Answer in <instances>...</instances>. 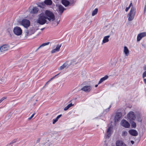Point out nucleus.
I'll list each match as a JSON object with an SVG mask.
<instances>
[{
  "label": "nucleus",
  "mask_w": 146,
  "mask_h": 146,
  "mask_svg": "<svg viewBox=\"0 0 146 146\" xmlns=\"http://www.w3.org/2000/svg\"><path fill=\"white\" fill-rule=\"evenodd\" d=\"M92 89L91 87L90 86H85L81 89V90L86 92H90Z\"/></svg>",
  "instance_id": "nucleus-12"
},
{
  "label": "nucleus",
  "mask_w": 146,
  "mask_h": 146,
  "mask_svg": "<svg viewBox=\"0 0 146 146\" xmlns=\"http://www.w3.org/2000/svg\"><path fill=\"white\" fill-rule=\"evenodd\" d=\"M122 116V113L121 112H118L116 114L114 119V122L116 123L120 119Z\"/></svg>",
  "instance_id": "nucleus-8"
},
{
  "label": "nucleus",
  "mask_w": 146,
  "mask_h": 146,
  "mask_svg": "<svg viewBox=\"0 0 146 146\" xmlns=\"http://www.w3.org/2000/svg\"><path fill=\"white\" fill-rule=\"evenodd\" d=\"M58 121V120L56 118L53 120V124H54Z\"/></svg>",
  "instance_id": "nucleus-31"
},
{
  "label": "nucleus",
  "mask_w": 146,
  "mask_h": 146,
  "mask_svg": "<svg viewBox=\"0 0 146 146\" xmlns=\"http://www.w3.org/2000/svg\"><path fill=\"white\" fill-rule=\"evenodd\" d=\"M62 46L61 44H58L57 46L55 48L52 50L51 51L52 53H55L56 52H58L60 49V48Z\"/></svg>",
  "instance_id": "nucleus-14"
},
{
  "label": "nucleus",
  "mask_w": 146,
  "mask_h": 146,
  "mask_svg": "<svg viewBox=\"0 0 146 146\" xmlns=\"http://www.w3.org/2000/svg\"><path fill=\"white\" fill-rule=\"evenodd\" d=\"M110 37V35H108L104 37L103 39L102 40V44L108 42L109 41V38Z\"/></svg>",
  "instance_id": "nucleus-20"
},
{
  "label": "nucleus",
  "mask_w": 146,
  "mask_h": 146,
  "mask_svg": "<svg viewBox=\"0 0 146 146\" xmlns=\"http://www.w3.org/2000/svg\"><path fill=\"white\" fill-rule=\"evenodd\" d=\"M98 12V9L97 8L95 9L93 11L92 13V16H94L96 15Z\"/></svg>",
  "instance_id": "nucleus-27"
},
{
  "label": "nucleus",
  "mask_w": 146,
  "mask_h": 146,
  "mask_svg": "<svg viewBox=\"0 0 146 146\" xmlns=\"http://www.w3.org/2000/svg\"><path fill=\"white\" fill-rule=\"evenodd\" d=\"M58 75V74H57V75H56L54 76H55H55H57Z\"/></svg>",
  "instance_id": "nucleus-50"
},
{
  "label": "nucleus",
  "mask_w": 146,
  "mask_h": 146,
  "mask_svg": "<svg viewBox=\"0 0 146 146\" xmlns=\"http://www.w3.org/2000/svg\"><path fill=\"white\" fill-rule=\"evenodd\" d=\"M74 106V104H72V103L69 104L68 105H67L68 107L70 108V107L73 106Z\"/></svg>",
  "instance_id": "nucleus-33"
},
{
  "label": "nucleus",
  "mask_w": 146,
  "mask_h": 146,
  "mask_svg": "<svg viewBox=\"0 0 146 146\" xmlns=\"http://www.w3.org/2000/svg\"><path fill=\"white\" fill-rule=\"evenodd\" d=\"M132 5V3H130V5H129V6L128 7H128V8H129V9L130 8V7H131V6Z\"/></svg>",
  "instance_id": "nucleus-40"
},
{
  "label": "nucleus",
  "mask_w": 146,
  "mask_h": 146,
  "mask_svg": "<svg viewBox=\"0 0 146 146\" xmlns=\"http://www.w3.org/2000/svg\"><path fill=\"white\" fill-rule=\"evenodd\" d=\"M60 21V19H58L57 20L56 22V23H57L56 25H57L59 24V22Z\"/></svg>",
  "instance_id": "nucleus-37"
},
{
  "label": "nucleus",
  "mask_w": 146,
  "mask_h": 146,
  "mask_svg": "<svg viewBox=\"0 0 146 146\" xmlns=\"http://www.w3.org/2000/svg\"><path fill=\"white\" fill-rule=\"evenodd\" d=\"M45 15L41 13L38 15V17L36 20L37 23L40 25H43L45 23H48L47 19L49 21H53L55 20L54 14L49 10H46L44 13Z\"/></svg>",
  "instance_id": "nucleus-1"
},
{
  "label": "nucleus",
  "mask_w": 146,
  "mask_h": 146,
  "mask_svg": "<svg viewBox=\"0 0 146 146\" xmlns=\"http://www.w3.org/2000/svg\"><path fill=\"white\" fill-rule=\"evenodd\" d=\"M54 143L53 141H51V140H48L44 143L45 146H50Z\"/></svg>",
  "instance_id": "nucleus-19"
},
{
  "label": "nucleus",
  "mask_w": 146,
  "mask_h": 146,
  "mask_svg": "<svg viewBox=\"0 0 146 146\" xmlns=\"http://www.w3.org/2000/svg\"><path fill=\"white\" fill-rule=\"evenodd\" d=\"M58 12L60 15H62L64 11L66 9L61 5H58Z\"/></svg>",
  "instance_id": "nucleus-10"
},
{
  "label": "nucleus",
  "mask_w": 146,
  "mask_h": 146,
  "mask_svg": "<svg viewBox=\"0 0 146 146\" xmlns=\"http://www.w3.org/2000/svg\"><path fill=\"white\" fill-rule=\"evenodd\" d=\"M6 97H4L0 100V104L5 99H7Z\"/></svg>",
  "instance_id": "nucleus-30"
},
{
  "label": "nucleus",
  "mask_w": 146,
  "mask_h": 146,
  "mask_svg": "<svg viewBox=\"0 0 146 146\" xmlns=\"http://www.w3.org/2000/svg\"><path fill=\"white\" fill-rule=\"evenodd\" d=\"M35 113H34L31 115V116L30 117H29V118H28V119L29 120H30L31 119H32L33 117L34 116V115H35Z\"/></svg>",
  "instance_id": "nucleus-32"
},
{
  "label": "nucleus",
  "mask_w": 146,
  "mask_h": 146,
  "mask_svg": "<svg viewBox=\"0 0 146 146\" xmlns=\"http://www.w3.org/2000/svg\"><path fill=\"white\" fill-rule=\"evenodd\" d=\"M62 3L65 7L68 6L70 4V2L67 0H62Z\"/></svg>",
  "instance_id": "nucleus-21"
},
{
  "label": "nucleus",
  "mask_w": 146,
  "mask_h": 146,
  "mask_svg": "<svg viewBox=\"0 0 146 146\" xmlns=\"http://www.w3.org/2000/svg\"><path fill=\"white\" fill-rule=\"evenodd\" d=\"M131 123V127L132 128H135L136 127V124L135 123L134 121H132L131 122L130 121Z\"/></svg>",
  "instance_id": "nucleus-26"
},
{
  "label": "nucleus",
  "mask_w": 146,
  "mask_h": 146,
  "mask_svg": "<svg viewBox=\"0 0 146 146\" xmlns=\"http://www.w3.org/2000/svg\"><path fill=\"white\" fill-rule=\"evenodd\" d=\"M131 144H133L134 143V141H131Z\"/></svg>",
  "instance_id": "nucleus-44"
},
{
  "label": "nucleus",
  "mask_w": 146,
  "mask_h": 146,
  "mask_svg": "<svg viewBox=\"0 0 146 146\" xmlns=\"http://www.w3.org/2000/svg\"><path fill=\"white\" fill-rule=\"evenodd\" d=\"M44 6L42 5L41 4V3H40V4L39 5H38V6L40 7H42V6Z\"/></svg>",
  "instance_id": "nucleus-39"
},
{
  "label": "nucleus",
  "mask_w": 146,
  "mask_h": 146,
  "mask_svg": "<svg viewBox=\"0 0 146 146\" xmlns=\"http://www.w3.org/2000/svg\"><path fill=\"white\" fill-rule=\"evenodd\" d=\"M17 141V139H14L9 144L11 145V144H12L13 143H15Z\"/></svg>",
  "instance_id": "nucleus-29"
},
{
  "label": "nucleus",
  "mask_w": 146,
  "mask_h": 146,
  "mask_svg": "<svg viewBox=\"0 0 146 146\" xmlns=\"http://www.w3.org/2000/svg\"><path fill=\"white\" fill-rule=\"evenodd\" d=\"M13 31L14 34L17 36L21 35L22 33V30L21 28L18 26L14 28Z\"/></svg>",
  "instance_id": "nucleus-3"
},
{
  "label": "nucleus",
  "mask_w": 146,
  "mask_h": 146,
  "mask_svg": "<svg viewBox=\"0 0 146 146\" xmlns=\"http://www.w3.org/2000/svg\"><path fill=\"white\" fill-rule=\"evenodd\" d=\"M145 77H146V71L143 73V78H144Z\"/></svg>",
  "instance_id": "nucleus-34"
},
{
  "label": "nucleus",
  "mask_w": 146,
  "mask_h": 146,
  "mask_svg": "<svg viewBox=\"0 0 146 146\" xmlns=\"http://www.w3.org/2000/svg\"><path fill=\"white\" fill-rule=\"evenodd\" d=\"M111 107V106H110L109 108H108V109H106V111H109V109Z\"/></svg>",
  "instance_id": "nucleus-42"
},
{
  "label": "nucleus",
  "mask_w": 146,
  "mask_h": 146,
  "mask_svg": "<svg viewBox=\"0 0 146 146\" xmlns=\"http://www.w3.org/2000/svg\"><path fill=\"white\" fill-rule=\"evenodd\" d=\"M127 117L130 121L135 120L136 118L134 113L132 111L129 112L127 114Z\"/></svg>",
  "instance_id": "nucleus-4"
},
{
  "label": "nucleus",
  "mask_w": 146,
  "mask_h": 146,
  "mask_svg": "<svg viewBox=\"0 0 146 146\" xmlns=\"http://www.w3.org/2000/svg\"><path fill=\"white\" fill-rule=\"evenodd\" d=\"M111 34H113V33L112 32V30L111 31Z\"/></svg>",
  "instance_id": "nucleus-48"
},
{
  "label": "nucleus",
  "mask_w": 146,
  "mask_h": 146,
  "mask_svg": "<svg viewBox=\"0 0 146 146\" xmlns=\"http://www.w3.org/2000/svg\"><path fill=\"white\" fill-rule=\"evenodd\" d=\"M34 33V32L32 31L29 30L27 31L26 33L25 36L26 37Z\"/></svg>",
  "instance_id": "nucleus-25"
},
{
  "label": "nucleus",
  "mask_w": 146,
  "mask_h": 146,
  "mask_svg": "<svg viewBox=\"0 0 146 146\" xmlns=\"http://www.w3.org/2000/svg\"><path fill=\"white\" fill-rule=\"evenodd\" d=\"M143 81L145 84H146V78L144 79Z\"/></svg>",
  "instance_id": "nucleus-43"
},
{
  "label": "nucleus",
  "mask_w": 146,
  "mask_h": 146,
  "mask_svg": "<svg viewBox=\"0 0 146 146\" xmlns=\"http://www.w3.org/2000/svg\"><path fill=\"white\" fill-rule=\"evenodd\" d=\"M69 108L68 107V106H66L64 108V111H66Z\"/></svg>",
  "instance_id": "nucleus-36"
},
{
  "label": "nucleus",
  "mask_w": 146,
  "mask_h": 146,
  "mask_svg": "<svg viewBox=\"0 0 146 146\" xmlns=\"http://www.w3.org/2000/svg\"><path fill=\"white\" fill-rule=\"evenodd\" d=\"M0 81L1 82L3 81V79H0Z\"/></svg>",
  "instance_id": "nucleus-45"
},
{
  "label": "nucleus",
  "mask_w": 146,
  "mask_h": 146,
  "mask_svg": "<svg viewBox=\"0 0 146 146\" xmlns=\"http://www.w3.org/2000/svg\"><path fill=\"white\" fill-rule=\"evenodd\" d=\"M21 25L25 28L28 27L30 25V21L26 19H23L21 22Z\"/></svg>",
  "instance_id": "nucleus-5"
},
{
  "label": "nucleus",
  "mask_w": 146,
  "mask_h": 146,
  "mask_svg": "<svg viewBox=\"0 0 146 146\" xmlns=\"http://www.w3.org/2000/svg\"><path fill=\"white\" fill-rule=\"evenodd\" d=\"M126 56H127L129 54V51L128 48L126 46L124 47V50L123 51Z\"/></svg>",
  "instance_id": "nucleus-22"
},
{
  "label": "nucleus",
  "mask_w": 146,
  "mask_h": 146,
  "mask_svg": "<svg viewBox=\"0 0 146 146\" xmlns=\"http://www.w3.org/2000/svg\"><path fill=\"white\" fill-rule=\"evenodd\" d=\"M129 132L131 135L133 136H136L138 135L137 132L134 129H130L129 130Z\"/></svg>",
  "instance_id": "nucleus-13"
},
{
  "label": "nucleus",
  "mask_w": 146,
  "mask_h": 146,
  "mask_svg": "<svg viewBox=\"0 0 146 146\" xmlns=\"http://www.w3.org/2000/svg\"><path fill=\"white\" fill-rule=\"evenodd\" d=\"M127 133L126 131H123L122 132V135L123 136H125L127 135Z\"/></svg>",
  "instance_id": "nucleus-28"
},
{
  "label": "nucleus",
  "mask_w": 146,
  "mask_h": 146,
  "mask_svg": "<svg viewBox=\"0 0 146 146\" xmlns=\"http://www.w3.org/2000/svg\"><path fill=\"white\" fill-rule=\"evenodd\" d=\"M112 130V127L110 126L108 128L107 131V138H108L111 136Z\"/></svg>",
  "instance_id": "nucleus-17"
},
{
  "label": "nucleus",
  "mask_w": 146,
  "mask_h": 146,
  "mask_svg": "<svg viewBox=\"0 0 146 146\" xmlns=\"http://www.w3.org/2000/svg\"><path fill=\"white\" fill-rule=\"evenodd\" d=\"M52 1L51 0H45L44 2L41 3V4L44 6V5H50L52 4Z\"/></svg>",
  "instance_id": "nucleus-15"
},
{
  "label": "nucleus",
  "mask_w": 146,
  "mask_h": 146,
  "mask_svg": "<svg viewBox=\"0 0 146 146\" xmlns=\"http://www.w3.org/2000/svg\"><path fill=\"white\" fill-rule=\"evenodd\" d=\"M38 11V9L36 7H34L30 11V13L33 14H36Z\"/></svg>",
  "instance_id": "nucleus-16"
},
{
  "label": "nucleus",
  "mask_w": 146,
  "mask_h": 146,
  "mask_svg": "<svg viewBox=\"0 0 146 146\" xmlns=\"http://www.w3.org/2000/svg\"><path fill=\"white\" fill-rule=\"evenodd\" d=\"M135 9L133 7H132L127 15L129 21H131L133 19L135 15Z\"/></svg>",
  "instance_id": "nucleus-2"
},
{
  "label": "nucleus",
  "mask_w": 146,
  "mask_h": 146,
  "mask_svg": "<svg viewBox=\"0 0 146 146\" xmlns=\"http://www.w3.org/2000/svg\"><path fill=\"white\" fill-rule=\"evenodd\" d=\"M54 77H55V76H54L53 77H52V78H51L48 81L46 82V84H47L49 82H50L51 80H52V79H53Z\"/></svg>",
  "instance_id": "nucleus-38"
},
{
  "label": "nucleus",
  "mask_w": 146,
  "mask_h": 146,
  "mask_svg": "<svg viewBox=\"0 0 146 146\" xmlns=\"http://www.w3.org/2000/svg\"><path fill=\"white\" fill-rule=\"evenodd\" d=\"M108 76L106 75L104 77L102 78L99 81L98 84L102 83L104 81L107 80L108 78Z\"/></svg>",
  "instance_id": "nucleus-23"
},
{
  "label": "nucleus",
  "mask_w": 146,
  "mask_h": 146,
  "mask_svg": "<svg viewBox=\"0 0 146 146\" xmlns=\"http://www.w3.org/2000/svg\"><path fill=\"white\" fill-rule=\"evenodd\" d=\"M71 64V63H69L68 61H66L60 67L58 68V70H63L65 68H67Z\"/></svg>",
  "instance_id": "nucleus-7"
},
{
  "label": "nucleus",
  "mask_w": 146,
  "mask_h": 146,
  "mask_svg": "<svg viewBox=\"0 0 146 146\" xmlns=\"http://www.w3.org/2000/svg\"><path fill=\"white\" fill-rule=\"evenodd\" d=\"M62 115L61 114H60L58 115L56 117V119L58 120V119L61 117Z\"/></svg>",
  "instance_id": "nucleus-35"
},
{
  "label": "nucleus",
  "mask_w": 146,
  "mask_h": 146,
  "mask_svg": "<svg viewBox=\"0 0 146 146\" xmlns=\"http://www.w3.org/2000/svg\"><path fill=\"white\" fill-rule=\"evenodd\" d=\"M116 146H127L122 141H117L116 142Z\"/></svg>",
  "instance_id": "nucleus-18"
},
{
  "label": "nucleus",
  "mask_w": 146,
  "mask_h": 146,
  "mask_svg": "<svg viewBox=\"0 0 146 146\" xmlns=\"http://www.w3.org/2000/svg\"><path fill=\"white\" fill-rule=\"evenodd\" d=\"M146 36V32H142L138 34L137 36V41H140L142 38Z\"/></svg>",
  "instance_id": "nucleus-9"
},
{
  "label": "nucleus",
  "mask_w": 146,
  "mask_h": 146,
  "mask_svg": "<svg viewBox=\"0 0 146 146\" xmlns=\"http://www.w3.org/2000/svg\"><path fill=\"white\" fill-rule=\"evenodd\" d=\"M129 9L128 7H126L125 9V11L126 12Z\"/></svg>",
  "instance_id": "nucleus-41"
},
{
  "label": "nucleus",
  "mask_w": 146,
  "mask_h": 146,
  "mask_svg": "<svg viewBox=\"0 0 146 146\" xmlns=\"http://www.w3.org/2000/svg\"><path fill=\"white\" fill-rule=\"evenodd\" d=\"M121 124L123 127L125 128H128L130 126L129 123L125 120H123L121 121Z\"/></svg>",
  "instance_id": "nucleus-11"
},
{
  "label": "nucleus",
  "mask_w": 146,
  "mask_h": 146,
  "mask_svg": "<svg viewBox=\"0 0 146 146\" xmlns=\"http://www.w3.org/2000/svg\"><path fill=\"white\" fill-rule=\"evenodd\" d=\"M47 84H46H46H45V85H44V87H43V88H44V86Z\"/></svg>",
  "instance_id": "nucleus-49"
},
{
  "label": "nucleus",
  "mask_w": 146,
  "mask_h": 146,
  "mask_svg": "<svg viewBox=\"0 0 146 146\" xmlns=\"http://www.w3.org/2000/svg\"><path fill=\"white\" fill-rule=\"evenodd\" d=\"M10 48V46L7 44H4L0 47V51L1 52L4 53Z\"/></svg>",
  "instance_id": "nucleus-6"
},
{
  "label": "nucleus",
  "mask_w": 146,
  "mask_h": 146,
  "mask_svg": "<svg viewBox=\"0 0 146 146\" xmlns=\"http://www.w3.org/2000/svg\"><path fill=\"white\" fill-rule=\"evenodd\" d=\"M50 43L49 42L44 43L41 44L36 50V52L40 48L44 47L45 46L48 45Z\"/></svg>",
  "instance_id": "nucleus-24"
},
{
  "label": "nucleus",
  "mask_w": 146,
  "mask_h": 146,
  "mask_svg": "<svg viewBox=\"0 0 146 146\" xmlns=\"http://www.w3.org/2000/svg\"><path fill=\"white\" fill-rule=\"evenodd\" d=\"M98 84L96 85H95V87H97L98 86Z\"/></svg>",
  "instance_id": "nucleus-47"
},
{
  "label": "nucleus",
  "mask_w": 146,
  "mask_h": 146,
  "mask_svg": "<svg viewBox=\"0 0 146 146\" xmlns=\"http://www.w3.org/2000/svg\"><path fill=\"white\" fill-rule=\"evenodd\" d=\"M45 29V28H42L41 29V31H42L43 29Z\"/></svg>",
  "instance_id": "nucleus-46"
}]
</instances>
